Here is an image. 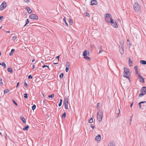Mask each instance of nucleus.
I'll return each instance as SVG.
<instances>
[{
    "label": "nucleus",
    "instance_id": "obj_9",
    "mask_svg": "<svg viewBox=\"0 0 146 146\" xmlns=\"http://www.w3.org/2000/svg\"><path fill=\"white\" fill-rule=\"evenodd\" d=\"M64 106L65 108L66 109H68V99L67 98H65L64 99Z\"/></svg>",
    "mask_w": 146,
    "mask_h": 146
},
{
    "label": "nucleus",
    "instance_id": "obj_35",
    "mask_svg": "<svg viewBox=\"0 0 146 146\" xmlns=\"http://www.w3.org/2000/svg\"><path fill=\"white\" fill-rule=\"evenodd\" d=\"M24 97L25 98H27L28 97L27 94L26 93L24 94Z\"/></svg>",
    "mask_w": 146,
    "mask_h": 146
},
{
    "label": "nucleus",
    "instance_id": "obj_60",
    "mask_svg": "<svg viewBox=\"0 0 146 146\" xmlns=\"http://www.w3.org/2000/svg\"><path fill=\"white\" fill-rule=\"evenodd\" d=\"M35 59H33L32 60V62H33L35 61Z\"/></svg>",
    "mask_w": 146,
    "mask_h": 146
},
{
    "label": "nucleus",
    "instance_id": "obj_40",
    "mask_svg": "<svg viewBox=\"0 0 146 146\" xmlns=\"http://www.w3.org/2000/svg\"><path fill=\"white\" fill-rule=\"evenodd\" d=\"M3 17V16L0 17V22L2 21Z\"/></svg>",
    "mask_w": 146,
    "mask_h": 146
},
{
    "label": "nucleus",
    "instance_id": "obj_3",
    "mask_svg": "<svg viewBox=\"0 0 146 146\" xmlns=\"http://www.w3.org/2000/svg\"><path fill=\"white\" fill-rule=\"evenodd\" d=\"M103 116V113L100 110H99V111L97 113V118L98 121L101 122Z\"/></svg>",
    "mask_w": 146,
    "mask_h": 146
},
{
    "label": "nucleus",
    "instance_id": "obj_11",
    "mask_svg": "<svg viewBox=\"0 0 146 146\" xmlns=\"http://www.w3.org/2000/svg\"><path fill=\"white\" fill-rule=\"evenodd\" d=\"M115 22L113 20L112 23H111V25L114 27L117 28L118 27V26L116 22L115 21Z\"/></svg>",
    "mask_w": 146,
    "mask_h": 146
},
{
    "label": "nucleus",
    "instance_id": "obj_5",
    "mask_svg": "<svg viewBox=\"0 0 146 146\" xmlns=\"http://www.w3.org/2000/svg\"><path fill=\"white\" fill-rule=\"evenodd\" d=\"M141 93L139 94V97H141L146 94V87H142L141 89Z\"/></svg>",
    "mask_w": 146,
    "mask_h": 146
},
{
    "label": "nucleus",
    "instance_id": "obj_49",
    "mask_svg": "<svg viewBox=\"0 0 146 146\" xmlns=\"http://www.w3.org/2000/svg\"><path fill=\"white\" fill-rule=\"evenodd\" d=\"M24 84L26 86H27V84L26 83V82H24Z\"/></svg>",
    "mask_w": 146,
    "mask_h": 146
},
{
    "label": "nucleus",
    "instance_id": "obj_62",
    "mask_svg": "<svg viewBox=\"0 0 146 146\" xmlns=\"http://www.w3.org/2000/svg\"><path fill=\"white\" fill-rule=\"evenodd\" d=\"M58 64V63H53V64Z\"/></svg>",
    "mask_w": 146,
    "mask_h": 146
},
{
    "label": "nucleus",
    "instance_id": "obj_7",
    "mask_svg": "<svg viewBox=\"0 0 146 146\" xmlns=\"http://www.w3.org/2000/svg\"><path fill=\"white\" fill-rule=\"evenodd\" d=\"M7 6L6 3L5 1L3 2L1 4L0 7V10H3Z\"/></svg>",
    "mask_w": 146,
    "mask_h": 146
},
{
    "label": "nucleus",
    "instance_id": "obj_48",
    "mask_svg": "<svg viewBox=\"0 0 146 146\" xmlns=\"http://www.w3.org/2000/svg\"><path fill=\"white\" fill-rule=\"evenodd\" d=\"M60 57V56L59 55H58V56H56V58H57L58 59V61H59V57Z\"/></svg>",
    "mask_w": 146,
    "mask_h": 146
},
{
    "label": "nucleus",
    "instance_id": "obj_46",
    "mask_svg": "<svg viewBox=\"0 0 146 146\" xmlns=\"http://www.w3.org/2000/svg\"><path fill=\"white\" fill-rule=\"evenodd\" d=\"M68 67H66V72H68Z\"/></svg>",
    "mask_w": 146,
    "mask_h": 146
},
{
    "label": "nucleus",
    "instance_id": "obj_56",
    "mask_svg": "<svg viewBox=\"0 0 146 146\" xmlns=\"http://www.w3.org/2000/svg\"><path fill=\"white\" fill-rule=\"evenodd\" d=\"M131 120H132V117H130V122H131ZM130 123L131 124V122H130Z\"/></svg>",
    "mask_w": 146,
    "mask_h": 146
},
{
    "label": "nucleus",
    "instance_id": "obj_17",
    "mask_svg": "<svg viewBox=\"0 0 146 146\" xmlns=\"http://www.w3.org/2000/svg\"><path fill=\"white\" fill-rule=\"evenodd\" d=\"M133 62L131 60L130 58H129V65L130 66H132Z\"/></svg>",
    "mask_w": 146,
    "mask_h": 146
},
{
    "label": "nucleus",
    "instance_id": "obj_45",
    "mask_svg": "<svg viewBox=\"0 0 146 146\" xmlns=\"http://www.w3.org/2000/svg\"><path fill=\"white\" fill-rule=\"evenodd\" d=\"M24 1L26 2V3H28L29 2V0H23Z\"/></svg>",
    "mask_w": 146,
    "mask_h": 146
},
{
    "label": "nucleus",
    "instance_id": "obj_32",
    "mask_svg": "<svg viewBox=\"0 0 146 146\" xmlns=\"http://www.w3.org/2000/svg\"><path fill=\"white\" fill-rule=\"evenodd\" d=\"M9 91L8 90H4V94H5L6 93L8 92Z\"/></svg>",
    "mask_w": 146,
    "mask_h": 146
},
{
    "label": "nucleus",
    "instance_id": "obj_38",
    "mask_svg": "<svg viewBox=\"0 0 146 146\" xmlns=\"http://www.w3.org/2000/svg\"><path fill=\"white\" fill-rule=\"evenodd\" d=\"M73 23L71 19L70 20L69 24L70 25H71Z\"/></svg>",
    "mask_w": 146,
    "mask_h": 146
},
{
    "label": "nucleus",
    "instance_id": "obj_15",
    "mask_svg": "<svg viewBox=\"0 0 146 146\" xmlns=\"http://www.w3.org/2000/svg\"><path fill=\"white\" fill-rule=\"evenodd\" d=\"M119 50V51L121 54H122L123 53L124 51H123V48L122 46H121V48L120 47Z\"/></svg>",
    "mask_w": 146,
    "mask_h": 146
},
{
    "label": "nucleus",
    "instance_id": "obj_4",
    "mask_svg": "<svg viewBox=\"0 0 146 146\" xmlns=\"http://www.w3.org/2000/svg\"><path fill=\"white\" fill-rule=\"evenodd\" d=\"M133 8L134 10L136 11H139L141 9L140 6L137 2H135L134 3Z\"/></svg>",
    "mask_w": 146,
    "mask_h": 146
},
{
    "label": "nucleus",
    "instance_id": "obj_36",
    "mask_svg": "<svg viewBox=\"0 0 146 146\" xmlns=\"http://www.w3.org/2000/svg\"><path fill=\"white\" fill-rule=\"evenodd\" d=\"M90 126L93 129H94L95 127V126L93 125L92 124H91L90 125Z\"/></svg>",
    "mask_w": 146,
    "mask_h": 146
},
{
    "label": "nucleus",
    "instance_id": "obj_16",
    "mask_svg": "<svg viewBox=\"0 0 146 146\" xmlns=\"http://www.w3.org/2000/svg\"><path fill=\"white\" fill-rule=\"evenodd\" d=\"M21 119L22 120L23 122V123H26V121H25V118L23 117L22 116H21L20 117Z\"/></svg>",
    "mask_w": 146,
    "mask_h": 146
},
{
    "label": "nucleus",
    "instance_id": "obj_44",
    "mask_svg": "<svg viewBox=\"0 0 146 146\" xmlns=\"http://www.w3.org/2000/svg\"><path fill=\"white\" fill-rule=\"evenodd\" d=\"M141 102H139L138 104V105H139V107L140 108H141Z\"/></svg>",
    "mask_w": 146,
    "mask_h": 146
},
{
    "label": "nucleus",
    "instance_id": "obj_6",
    "mask_svg": "<svg viewBox=\"0 0 146 146\" xmlns=\"http://www.w3.org/2000/svg\"><path fill=\"white\" fill-rule=\"evenodd\" d=\"M87 54L88 52L86 50H85L83 53V56L85 59L90 61L91 60V59L90 57L87 56Z\"/></svg>",
    "mask_w": 146,
    "mask_h": 146
},
{
    "label": "nucleus",
    "instance_id": "obj_28",
    "mask_svg": "<svg viewBox=\"0 0 146 146\" xmlns=\"http://www.w3.org/2000/svg\"><path fill=\"white\" fill-rule=\"evenodd\" d=\"M66 67L69 68L70 67V64L68 62H67L66 64Z\"/></svg>",
    "mask_w": 146,
    "mask_h": 146
},
{
    "label": "nucleus",
    "instance_id": "obj_2",
    "mask_svg": "<svg viewBox=\"0 0 146 146\" xmlns=\"http://www.w3.org/2000/svg\"><path fill=\"white\" fill-rule=\"evenodd\" d=\"M105 15L106 21L107 22H110L111 23H112L113 20L112 19L111 15L110 14L108 13L106 14Z\"/></svg>",
    "mask_w": 146,
    "mask_h": 146
},
{
    "label": "nucleus",
    "instance_id": "obj_43",
    "mask_svg": "<svg viewBox=\"0 0 146 146\" xmlns=\"http://www.w3.org/2000/svg\"><path fill=\"white\" fill-rule=\"evenodd\" d=\"M30 78L31 79L33 78V77L31 76V75H29L28 77V79H30Z\"/></svg>",
    "mask_w": 146,
    "mask_h": 146
},
{
    "label": "nucleus",
    "instance_id": "obj_30",
    "mask_svg": "<svg viewBox=\"0 0 146 146\" xmlns=\"http://www.w3.org/2000/svg\"><path fill=\"white\" fill-rule=\"evenodd\" d=\"M36 108V105H35L34 104L32 106V109L33 110H34Z\"/></svg>",
    "mask_w": 146,
    "mask_h": 146
},
{
    "label": "nucleus",
    "instance_id": "obj_21",
    "mask_svg": "<svg viewBox=\"0 0 146 146\" xmlns=\"http://www.w3.org/2000/svg\"><path fill=\"white\" fill-rule=\"evenodd\" d=\"M7 71L10 73H11L12 72V70L11 68H8L7 69Z\"/></svg>",
    "mask_w": 146,
    "mask_h": 146
},
{
    "label": "nucleus",
    "instance_id": "obj_13",
    "mask_svg": "<svg viewBox=\"0 0 146 146\" xmlns=\"http://www.w3.org/2000/svg\"><path fill=\"white\" fill-rule=\"evenodd\" d=\"M137 76L139 77V80L140 82H143V83H144V78H143L140 75H138Z\"/></svg>",
    "mask_w": 146,
    "mask_h": 146
},
{
    "label": "nucleus",
    "instance_id": "obj_24",
    "mask_svg": "<svg viewBox=\"0 0 146 146\" xmlns=\"http://www.w3.org/2000/svg\"><path fill=\"white\" fill-rule=\"evenodd\" d=\"M100 106V103H99L97 104V108L98 110L99 111V107Z\"/></svg>",
    "mask_w": 146,
    "mask_h": 146
},
{
    "label": "nucleus",
    "instance_id": "obj_27",
    "mask_svg": "<svg viewBox=\"0 0 146 146\" xmlns=\"http://www.w3.org/2000/svg\"><path fill=\"white\" fill-rule=\"evenodd\" d=\"M108 146H115V145H113V142H111L109 143Z\"/></svg>",
    "mask_w": 146,
    "mask_h": 146
},
{
    "label": "nucleus",
    "instance_id": "obj_8",
    "mask_svg": "<svg viewBox=\"0 0 146 146\" xmlns=\"http://www.w3.org/2000/svg\"><path fill=\"white\" fill-rule=\"evenodd\" d=\"M30 18L31 19L37 20L38 19V16L35 14H31L29 16Z\"/></svg>",
    "mask_w": 146,
    "mask_h": 146
},
{
    "label": "nucleus",
    "instance_id": "obj_47",
    "mask_svg": "<svg viewBox=\"0 0 146 146\" xmlns=\"http://www.w3.org/2000/svg\"><path fill=\"white\" fill-rule=\"evenodd\" d=\"M62 103L60 102L59 104H58V106L59 107L60 106L62 105Z\"/></svg>",
    "mask_w": 146,
    "mask_h": 146
},
{
    "label": "nucleus",
    "instance_id": "obj_12",
    "mask_svg": "<svg viewBox=\"0 0 146 146\" xmlns=\"http://www.w3.org/2000/svg\"><path fill=\"white\" fill-rule=\"evenodd\" d=\"M98 4V2L96 0H92L91 1V5H96Z\"/></svg>",
    "mask_w": 146,
    "mask_h": 146
},
{
    "label": "nucleus",
    "instance_id": "obj_52",
    "mask_svg": "<svg viewBox=\"0 0 146 146\" xmlns=\"http://www.w3.org/2000/svg\"><path fill=\"white\" fill-rule=\"evenodd\" d=\"M19 82H18L17 83V86H16V88H17L18 87V85H19Z\"/></svg>",
    "mask_w": 146,
    "mask_h": 146
},
{
    "label": "nucleus",
    "instance_id": "obj_25",
    "mask_svg": "<svg viewBox=\"0 0 146 146\" xmlns=\"http://www.w3.org/2000/svg\"><path fill=\"white\" fill-rule=\"evenodd\" d=\"M66 113L65 112H64L62 115V117L63 118H64L66 117Z\"/></svg>",
    "mask_w": 146,
    "mask_h": 146
},
{
    "label": "nucleus",
    "instance_id": "obj_55",
    "mask_svg": "<svg viewBox=\"0 0 146 146\" xmlns=\"http://www.w3.org/2000/svg\"><path fill=\"white\" fill-rule=\"evenodd\" d=\"M146 102V101H144V102H141V104L143 103H145Z\"/></svg>",
    "mask_w": 146,
    "mask_h": 146
},
{
    "label": "nucleus",
    "instance_id": "obj_18",
    "mask_svg": "<svg viewBox=\"0 0 146 146\" xmlns=\"http://www.w3.org/2000/svg\"><path fill=\"white\" fill-rule=\"evenodd\" d=\"M15 50L14 49H12L11 52L9 54L10 56L12 55L15 52Z\"/></svg>",
    "mask_w": 146,
    "mask_h": 146
},
{
    "label": "nucleus",
    "instance_id": "obj_63",
    "mask_svg": "<svg viewBox=\"0 0 146 146\" xmlns=\"http://www.w3.org/2000/svg\"><path fill=\"white\" fill-rule=\"evenodd\" d=\"M6 32L7 33H10V31H6Z\"/></svg>",
    "mask_w": 146,
    "mask_h": 146
},
{
    "label": "nucleus",
    "instance_id": "obj_22",
    "mask_svg": "<svg viewBox=\"0 0 146 146\" xmlns=\"http://www.w3.org/2000/svg\"><path fill=\"white\" fill-rule=\"evenodd\" d=\"M88 122L90 123H91L93 122V118H91L88 121Z\"/></svg>",
    "mask_w": 146,
    "mask_h": 146
},
{
    "label": "nucleus",
    "instance_id": "obj_41",
    "mask_svg": "<svg viewBox=\"0 0 146 146\" xmlns=\"http://www.w3.org/2000/svg\"><path fill=\"white\" fill-rule=\"evenodd\" d=\"M12 101L14 103L16 106H17V104L16 103V102L14 100H12Z\"/></svg>",
    "mask_w": 146,
    "mask_h": 146
},
{
    "label": "nucleus",
    "instance_id": "obj_33",
    "mask_svg": "<svg viewBox=\"0 0 146 146\" xmlns=\"http://www.w3.org/2000/svg\"><path fill=\"white\" fill-rule=\"evenodd\" d=\"M42 68H44L45 67H47L48 68H49V66H47V65H44L43 66H42Z\"/></svg>",
    "mask_w": 146,
    "mask_h": 146
},
{
    "label": "nucleus",
    "instance_id": "obj_23",
    "mask_svg": "<svg viewBox=\"0 0 146 146\" xmlns=\"http://www.w3.org/2000/svg\"><path fill=\"white\" fill-rule=\"evenodd\" d=\"M1 65H2L3 66L4 68H6V64H5V63L4 62H3L2 63V64H1Z\"/></svg>",
    "mask_w": 146,
    "mask_h": 146
},
{
    "label": "nucleus",
    "instance_id": "obj_31",
    "mask_svg": "<svg viewBox=\"0 0 146 146\" xmlns=\"http://www.w3.org/2000/svg\"><path fill=\"white\" fill-rule=\"evenodd\" d=\"M63 21H64V22H65L66 25H67V26H68V23H67L66 22L65 17H64V19H63Z\"/></svg>",
    "mask_w": 146,
    "mask_h": 146
},
{
    "label": "nucleus",
    "instance_id": "obj_54",
    "mask_svg": "<svg viewBox=\"0 0 146 146\" xmlns=\"http://www.w3.org/2000/svg\"><path fill=\"white\" fill-rule=\"evenodd\" d=\"M89 16H90L89 14V13H87L86 14V16L89 17Z\"/></svg>",
    "mask_w": 146,
    "mask_h": 146
},
{
    "label": "nucleus",
    "instance_id": "obj_57",
    "mask_svg": "<svg viewBox=\"0 0 146 146\" xmlns=\"http://www.w3.org/2000/svg\"><path fill=\"white\" fill-rule=\"evenodd\" d=\"M0 84H1L0 85H3V83L2 82H1Z\"/></svg>",
    "mask_w": 146,
    "mask_h": 146
},
{
    "label": "nucleus",
    "instance_id": "obj_42",
    "mask_svg": "<svg viewBox=\"0 0 146 146\" xmlns=\"http://www.w3.org/2000/svg\"><path fill=\"white\" fill-rule=\"evenodd\" d=\"M12 38H13L12 40L13 41H15L16 40V39L17 38L16 37H15V36H13Z\"/></svg>",
    "mask_w": 146,
    "mask_h": 146
},
{
    "label": "nucleus",
    "instance_id": "obj_29",
    "mask_svg": "<svg viewBox=\"0 0 146 146\" xmlns=\"http://www.w3.org/2000/svg\"><path fill=\"white\" fill-rule=\"evenodd\" d=\"M54 96V94H52L51 95H49L48 96V97L49 98H53Z\"/></svg>",
    "mask_w": 146,
    "mask_h": 146
},
{
    "label": "nucleus",
    "instance_id": "obj_1",
    "mask_svg": "<svg viewBox=\"0 0 146 146\" xmlns=\"http://www.w3.org/2000/svg\"><path fill=\"white\" fill-rule=\"evenodd\" d=\"M130 76V73L129 72V70L127 68L125 67L124 68L123 77L129 79Z\"/></svg>",
    "mask_w": 146,
    "mask_h": 146
},
{
    "label": "nucleus",
    "instance_id": "obj_20",
    "mask_svg": "<svg viewBox=\"0 0 146 146\" xmlns=\"http://www.w3.org/2000/svg\"><path fill=\"white\" fill-rule=\"evenodd\" d=\"M29 127V125H27L26 127H25L24 128H23V130H24L27 131L28 129V128Z\"/></svg>",
    "mask_w": 146,
    "mask_h": 146
},
{
    "label": "nucleus",
    "instance_id": "obj_39",
    "mask_svg": "<svg viewBox=\"0 0 146 146\" xmlns=\"http://www.w3.org/2000/svg\"><path fill=\"white\" fill-rule=\"evenodd\" d=\"M134 69H135V70H138V66H135L134 67Z\"/></svg>",
    "mask_w": 146,
    "mask_h": 146
},
{
    "label": "nucleus",
    "instance_id": "obj_19",
    "mask_svg": "<svg viewBox=\"0 0 146 146\" xmlns=\"http://www.w3.org/2000/svg\"><path fill=\"white\" fill-rule=\"evenodd\" d=\"M140 62L141 64H143L145 65L146 64V61L145 60H141L140 61Z\"/></svg>",
    "mask_w": 146,
    "mask_h": 146
},
{
    "label": "nucleus",
    "instance_id": "obj_53",
    "mask_svg": "<svg viewBox=\"0 0 146 146\" xmlns=\"http://www.w3.org/2000/svg\"><path fill=\"white\" fill-rule=\"evenodd\" d=\"M119 113H118V115H117V117H118V116H119V114L120 113V110H119Z\"/></svg>",
    "mask_w": 146,
    "mask_h": 146
},
{
    "label": "nucleus",
    "instance_id": "obj_64",
    "mask_svg": "<svg viewBox=\"0 0 146 146\" xmlns=\"http://www.w3.org/2000/svg\"><path fill=\"white\" fill-rule=\"evenodd\" d=\"M2 79L1 78H0V81H2Z\"/></svg>",
    "mask_w": 146,
    "mask_h": 146
},
{
    "label": "nucleus",
    "instance_id": "obj_37",
    "mask_svg": "<svg viewBox=\"0 0 146 146\" xmlns=\"http://www.w3.org/2000/svg\"><path fill=\"white\" fill-rule=\"evenodd\" d=\"M63 73H61L60 75V78H62L63 76Z\"/></svg>",
    "mask_w": 146,
    "mask_h": 146
},
{
    "label": "nucleus",
    "instance_id": "obj_14",
    "mask_svg": "<svg viewBox=\"0 0 146 146\" xmlns=\"http://www.w3.org/2000/svg\"><path fill=\"white\" fill-rule=\"evenodd\" d=\"M26 9L28 11V13H32V11L31 9L29 7H26Z\"/></svg>",
    "mask_w": 146,
    "mask_h": 146
},
{
    "label": "nucleus",
    "instance_id": "obj_51",
    "mask_svg": "<svg viewBox=\"0 0 146 146\" xmlns=\"http://www.w3.org/2000/svg\"><path fill=\"white\" fill-rule=\"evenodd\" d=\"M32 67H33V69H34L35 68V65H33V66Z\"/></svg>",
    "mask_w": 146,
    "mask_h": 146
},
{
    "label": "nucleus",
    "instance_id": "obj_50",
    "mask_svg": "<svg viewBox=\"0 0 146 146\" xmlns=\"http://www.w3.org/2000/svg\"><path fill=\"white\" fill-rule=\"evenodd\" d=\"M103 51L102 49L100 50L99 53L102 52Z\"/></svg>",
    "mask_w": 146,
    "mask_h": 146
},
{
    "label": "nucleus",
    "instance_id": "obj_59",
    "mask_svg": "<svg viewBox=\"0 0 146 146\" xmlns=\"http://www.w3.org/2000/svg\"><path fill=\"white\" fill-rule=\"evenodd\" d=\"M133 103H132V104L130 105V107H132V105H133Z\"/></svg>",
    "mask_w": 146,
    "mask_h": 146
},
{
    "label": "nucleus",
    "instance_id": "obj_26",
    "mask_svg": "<svg viewBox=\"0 0 146 146\" xmlns=\"http://www.w3.org/2000/svg\"><path fill=\"white\" fill-rule=\"evenodd\" d=\"M29 23V21L28 19L26 20V22L25 24L24 25V27H25L27 24H28Z\"/></svg>",
    "mask_w": 146,
    "mask_h": 146
},
{
    "label": "nucleus",
    "instance_id": "obj_34",
    "mask_svg": "<svg viewBox=\"0 0 146 146\" xmlns=\"http://www.w3.org/2000/svg\"><path fill=\"white\" fill-rule=\"evenodd\" d=\"M135 72L137 76L139 75V74L138 73V70H135Z\"/></svg>",
    "mask_w": 146,
    "mask_h": 146
},
{
    "label": "nucleus",
    "instance_id": "obj_10",
    "mask_svg": "<svg viewBox=\"0 0 146 146\" xmlns=\"http://www.w3.org/2000/svg\"><path fill=\"white\" fill-rule=\"evenodd\" d=\"M95 140L99 142L101 139V136L100 134L98 135L95 138Z\"/></svg>",
    "mask_w": 146,
    "mask_h": 146
},
{
    "label": "nucleus",
    "instance_id": "obj_58",
    "mask_svg": "<svg viewBox=\"0 0 146 146\" xmlns=\"http://www.w3.org/2000/svg\"><path fill=\"white\" fill-rule=\"evenodd\" d=\"M60 102L61 103H62V100L61 99H60Z\"/></svg>",
    "mask_w": 146,
    "mask_h": 146
},
{
    "label": "nucleus",
    "instance_id": "obj_61",
    "mask_svg": "<svg viewBox=\"0 0 146 146\" xmlns=\"http://www.w3.org/2000/svg\"><path fill=\"white\" fill-rule=\"evenodd\" d=\"M101 49H102V46H101L100 48V50H101Z\"/></svg>",
    "mask_w": 146,
    "mask_h": 146
}]
</instances>
